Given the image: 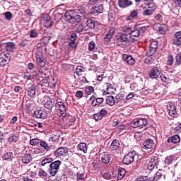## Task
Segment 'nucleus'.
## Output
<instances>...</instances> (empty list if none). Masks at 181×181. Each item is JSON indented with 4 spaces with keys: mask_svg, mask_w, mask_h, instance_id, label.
I'll return each instance as SVG.
<instances>
[{
    "mask_svg": "<svg viewBox=\"0 0 181 181\" xmlns=\"http://www.w3.org/2000/svg\"><path fill=\"white\" fill-rule=\"evenodd\" d=\"M86 83H88V81H87V78H86V76L79 78V83L81 85L86 84Z\"/></svg>",
    "mask_w": 181,
    "mask_h": 181,
    "instance_id": "obj_61",
    "label": "nucleus"
},
{
    "mask_svg": "<svg viewBox=\"0 0 181 181\" xmlns=\"http://www.w3.org/2000/svg\"><path fill=\"white\" fill-rule=\"evenodd\" d=\"M90 100H92L91 105L93 107H100L104 103V98H97L94 95L90 98Z\"/></svg>",
    "mask_w": 181,
    "mask_h": 181,
    "instance_id": "obj_14",
    "label": "nucleus"
},
{
    "mask_svg": "<svg viewBox=\"0 0 181 181\" xmlns=\"http://www.w3.org/2000/svg\"><path fill=\"white\" fill-rule=\"evenodd\" d=\"M104 11V6L103 4H96L90 9L91 15H96V13H103Z\"/></svg>",
    "mask_w": 181,
    "mask_h": 181,
    "instance_id": "obj_16",
    "label": "nucleus"
},
{
    "mask_svg": "<svg viewBox=\"0 0 181 181\" xmlns=\"http://www.w3.org/2000/svg\"><path fill=\"white\" fill-rule=\"evenodd\" d=\"M146 6H148V9H150L151 11H153V12H155V11L156 10V5L153 3H146Z\"/></svg>",
    "mask_w": 181,
    "mask_h": 181,
    "instance_id": "obj_52",
    "label": "nucleus"
},
{
    "mask_svg": "<svg viewBox=\"0 0 181 181\" xmlns=\"http://www.w3.org/2000/svg\"><path fill=\"white\" fill-rule=\"evenodd\" d=\"M137 181H151V179H148V176H140L136 179Z\"/></svg>",
    "mask_w": 181,
    "mask_h": 181,
    "instance_id": "obj_62",
    "label": "nucleus"
},
{
    "mask_svg": "<svg viewBox=\"0 0 181 181\" xmlns=\"http://www.w3.org/2000/svg\"><path fill=\"white\" fill-rule=\"evenodd\" d=\"M173 159H175V156L173 155L167 156L164 161L165 165H172V162H173Z\"/></svg>",
    "mask_w": 181,
    "mask_h": 181,
    "instance_id": "obj_45",
    "label": "nucleus"
},
{
    "mask_svg": "<svg viewBox=\"0 0 181 181\" xmlns=\"http://www.w3.org/2000/svg\"><path fill=\"white\" fill-rule=\"evenodd\" d=\"M135 156H136V152L131 151L128 153L126 156H124L122 159V163H124V165H131V163L134 162Z\"/></svg>",
    "mask_w": 181,
    "mask_h": 181,
    "instance_id": "obj_5",
    "label": "nucleus"
},
{
    "mask_svg": "<svg viewBox=\"0 0 181 181\" xmlns=\"http://www.w3.org/2000/svg\"><path fill=\"white\" fill-rule=\"evenodd\" d=\"M3 160H12L13 159V153L9 151L6 153L3 156H2Z\"/></svg>",
    "mask_w": 181,
    "mask_h": 181,
    "instance_id": "obj_39",
    "label": "nucleus"
},
{
    "mask_svg": "<svg viewBox=\"0 0 181 181\" xmlns=\"http://www.w3.org/2000/svg\"><path fill=\"white\" fill-rule=\"evenodd\" d=\"M122 59L127 64H129V66H134V64H135V59L129 54H124L122 55Z\"/></svg>",
    "mask_w": 181,
    "mask_h": 181,
    "instance_id": "obj_19",
    "label": "nucleus"
},
{
    "mask_svg": "<svg viewBox=\"0 0 181 181\" xmlns=\"http://www.w3.org/2000/svg\"><path fill=\"white\" fill-rule=\"evenodd\" d=\"M86 26L89 29H94L95 28V22L93 19H88L86 21Z\"/></svg>",
    "mask_w": 181,
    "mask_h": 181,
    "instance_id": "obj_42",
    "label": "nucleus"
},
{
    "mask_svg": "<svg viewBox=\"0 0 181 181\" xmlns=\"http://www.w3.org/2000/svg\"><path fill=\"white\" fill-rule=\"evenodd\" d=\"M147 57L144 59V63L145 64H152V63H153V62H155V59H156V57H155V55L152 54V55H146Z\"/></svg>",
    "mask_w": 181,
    "mask_h": 181,
    "instance_id": "obj_36",
    "label": "nucleus"
},
{
    "mask_svg": "<svg viewBox=\"0 0 181 181\" xmlns=\"http://www.w3.org/2000/svg\"><path fill=\"white\" fill-rule=\"evenodd\" d=\"M158 32L160 35H165L166 33V28L165 25H161L158 29Z\"/></svg>",
    "mask_w": 181,
    "mask_h": 181,
    "instance_id": "obj_60",
    "label": "nucleus"
},
{
    "mask_svg": "<svg viewBox=\"0 0 181 181\" xmlns=\"http://www.w3.org/2000/svg\"><path fill=\"white\" fill-rule=\"evenodd\" d=\"M172 43L175 46H180L181 45V31H177L175 33Z\"/></svg>",
    "mask_w": 181,
    "mask_h": 181,
    "instance_id": "obj_20",
    "label": "nucleus"
},
{
    "mask_svg": "<svg viewBox=\"0 0 181 181\" xmlns=\"http://www.w3.org/2000/svg\"><path fill=\"white\" fill-rule=\"evenodd\" d=\"M176 62L179 66L181 64V52L176 56Z\"/></svg>",
    "mask_w": 181,
    "mask_h": 181,
    "instance_id": "obj_64",
    "label": "nucleus"
},
{
    "mask_svg": "<svg viewBox=\"0 0 181 181\" xmlns=\"http://www.w3.org/2000/svg\"><path fill=\"white\" fill-rule=\"evenodd\" d=\"M34 115L35 118H42L43 119H45V118H47V112L42 110H35L34 112Z\"/></svg>",
    "mask_w": 181,
    "mask_h": 181,
    "instance_id": "obj_24",
    "label": "nucleus"
},
{
    "mask_svg": "<svg viewBox=\"0 0 181 181\" xmlns=\"http://www.w3.org/2000/svg\"><path fill=\"white\" fill-rule=\"evenodd\" d=\"M64 127L66 129L69 128V127H71L74 122L76 121V118L70 115V113H65V115L62 117Z\"/></svg>",
    "mask_w": 181,
    "mask_h": 181,
    "instance_id": "obj_3",
    "label": "nucleus"
},
{
    "mask_svg": "<svg viewBox=\"0 0 181 181\" xmlns=\"http://www.w3.org/2000/svg\"><path fill=\"white\" fill-rule=\"evenodd\" d=\"M163 171L161 170H159L156 173V174L153 175V177L150 178V181H159L160 179H162L163 176Z\"/></svg>",
    "mask_w": 181,
    "mask_h": 181,
    "instance_id": "obj_31",
    "label": "nucleus"
},
{
    "mask_svg": "<svg viewBox=\"0 0 181 181\" xmlns=\"http://www.w3.org/2000/svg\"><path fill=\"white\" fill-rule=\"evenodd\" d=\"M117 5L119 8L125 9V8H129L132 5V1L131 0H118Z\"/></svg>",
    "mask_w": 181,
    "mask_h": 181,
    "instance_id": "obj_17",
    "label": "nucleus"
},
{
    "mask_svg": "<svg viewBox=\"0 0 181 181\" xmlns=\"http://www.w3.org/2000/svg\"><path fill=\"white\" fill-rule=\"evenodd\" d=\"M126 173H127V170H125V168H119L117 179L119 180H121V179H122L124 176H125Z\"/></svg>",
    "mask_w": 181,
    "mask_h": 181,
    "instance_id": "obj_40",
    "label": "nucleus"
},
{
    "mask_svg": "<svg viewBox=\"0 0 181 181\" xmlns=\"http://www.w3.org/2000/svg\"><path fill=\"white\" fill-rule=\"evenodd\" d=\"M40 146L47 152H49V151H52V149H54L55 148L54 146H49V144L43 140H40Z\"/></svg>",
    "mask_w": 181,
    "mask_h": 181,
    "instance_id": "obj_25",
    "label": "nucleus"
},
{
    "mask_svg": "<svg viewBox=\"0 0 181 181\" xmlns=\"http://www.w3.org/2000/svg\"><path fill=\"white\" fill-rule=\"evenodd\" d=\"M52 21H50V17H47L44 23V26H45V28H52Z\"/></svg>",
    "mask_w": 181,
    "mask_h": 181,
    "instance_id": "obj_53",
    "label": "nucleus"
},
{
    "mask_svg": "<svg viewBox=\"0 0 181 181\" xmlns=\"http://www.w3.org/2000/svg\"><path fill=\"white\" fill-rule=\"evenodd\" d=\"M39 36V34L37 33V31L36 30H31L30 31V37L32 39H35V37H37Z\"/></svg>",
    "mask_w": 181,
    "mask_h": 181,
    "instance_id": "obj_51",
    "label": "nucleus"
},
{
    "mask_svg": "<svg viewBox=\"0 0 181 181\" xmlns=\"http://www.w3.org/2000/svg\"><path fill=\"white\" fill-rule=\"evenodd\" d=\"M167 142L168 144H177L179 142H180V136H179V135L176 134L172 136H170L168 139H167Z\"/></svg>",
    "mask_w": 181,
    "mask_h": 181,
    "instance_id": "obj_32",
    "label": "nucleus"
},
{
    "mask_svg": "<svg viewBox=\"0 0 181 181\" xmlns=\"http://www.w3.org/2000/svg\"><path fill=\"white\" fill-rule=\"evenodd\" d=\"M40 141L38 139H33L30 140V144L32 145V146H35V145H39L40 144Z\"/></svg>",
    "mask_w": 181,
    "mask_h": 181,
    "instance_id": "obj_54",
    "label": "nucleus"
},
{
    "mask_svg": "<svg viewBox=\"0 0 181 181\" xmlns=\"http://www.w3.org/2000/svg\"><path fill=\"white\" fill-rule=\"evenodd\" d=\"M67 153H69V148L61 146L54 151V156L55 158H62V156H66Z\"/></svg>",
    "mask_w": 181,
    "mask_h": 181,
    "instance_id": "obj_6",
    "label": "nucleus"
},
{
    "mask_svg": "<svg viewBox=\"0 0 181 181\" xmlns=\"http://www.w3.org/2000/svg\"><path fill=\"white\" fill-rule=\"evenodd\" d=\"M60 139V135L51 134L48 139L49 142H57Z\"/></svg>",
    "mask_w": 181,
    "mask_h": 181,
    "instance_id": "obj_41",
    "label": "nucleus"
},
{
    "mask_svg": "<svg viewBox=\"0 0 181 181\" xmlns=\"http://www.w3.org/2000/svg\"><path fill=\"white\" fill-rule=\"evenodd\" d=\"M45 101L44 107L52 111V109L54 107V98L46 96L45 97Z\"/></svg>",
    "mask_w": 181,
    "mask_h": 181,
    "instance_id": "obj_10",
    "label": "nucleus"
},
{
    "mask_svg": "<svg viewBox=\"0 0 181 181\" xmlns=\"http://www.w3.org/2000/svg\"><path fill=\"white\" fill-rule=\"evenodd\" d=\"M167 64L168 66H172L173 64V56L169 54L167 57Z\"/></svg>",
    "mask_w": 181,
    "mask_h": 181,
    "instance_id": "obj_57",
    "label": "nucleus"
},
{
    "mask_svg": "<svg viewBox=\"0 0 181 181\" xmlns=\"http://www.w3.org/2000/svg\"><path fill=\"white\" fill-rule=\"evenodd\" d=\"M148 124V120L144 118H136L132 122V127L133 128H138V127H145Z\"/></svg>",
    "mask_w": 181,
    "mask_h": 181,
    "instance_id": "obj_7",
    "label": "nucleus"
},
{
    "mask_svg": "<svg viewBox=\"0 0 181 181\" xmlns=\"http://www.w3.org/2000/svg\"><path fill=\"white\" fill-rule=\"evenodd\" d=\"M4 15L7 21H11L12 19V13L11 11L5 12Z\"/></svg>",
    "mask_w": 181,
    "mask_h": 181,
    "instance_id": "obj_59",
    "label": "nucleus"
},
{
    "mask_svg": "<svg viewBox=\"0 0 181 181\" xmlns=\"http://www.w3.org/2000/svg\"><path fill=\"white\" fill-rule=\"evenodd\" d=\"M28 96L31 98L36 97V86H31L27 89Z\"/></svg>",
    "mask_w": 181,
    "mask_h": 181,
    "instance_id": "obj_27",
    "label": "nucleus"
},
{
    "mask_svg": "<svg viewBox=\"0 0 181 181\" xmlns=\"http://www.w3.org/2000/svg\"><path fill=\"white\" fill-rule=\"evenodd\" d=\"M83 73H86V68L83 66H77L75 69V74L80 77V76H83Z\"/></svg>",
    "mask_w": 181,
    "mask_h": 181,
    "instance_id": "obj_34",
    "label": "nucleus"
},
{
    "mask_svg": "<svg viewBox=\"0 0 181 181\" xmlns=\"http://www.w3.org/2000/svg\"><path fill=\"white\" fill-rule=\"evenodd\" d=\"M106 104H107V105H110V107H112V105L115 104V100H114V96H107L106 98Z\"/></svg>",
    "mask_w": 181,
    "mask_h": 181,
    "instance_id": "obj_43",
    "label": "nucleus"
},
{
    "mask_svg": "<svg viewBox=\"0 0 181 181\" xmlns=\"http://www.w3.org/2000/svg\"><path fill=\"white\" fill-rule=\"evenodd\" d=\"M160 80L163 81V83H169V75L168 74L164 73L161 74L160 76Z\"/></svg>",
    "mask_w": 181,
    "mask_h": 181,
    "instance_id": "obj_47",
    "label": "nucleus"
},
{
    "mask_svg": "<svg viewBox=\"0 0 181 181\" xmlns=\"http://www.w3.org/2000/svg\"><path fill=\"white\" fill-rule=\"evenodd\" d=\"M101 162L105 163V165H108L110 163V160H111V158L110 156V154L108 153H104L101 155Z\"/></svg>",
    "mask_w": 181,
    "mask_h": 181,
    "instance_id": "obj_33",
    "label": "nucleus"
},
{
    "mask_svg": "<svg viewBox=\"0 0 181 181\" xmlns=\"http://www.w3.org/2000/svg\"><path fill=\"white\" fill-rule=\"evenodd\" d=\"M156 50H158V41H151L146 53V56H152V54H155Z\"/></svg>",
    "mask_w": 181,
    "mask_h": 181,
    "instance_id": "obj_8",
    "label": "nucleus"
},
{
    "mask_svg": "<svg viewBox=\"0 0 181 181\" xmlns=\"http://www.w3.org/2000/svg\"><path fill=\"white\" fill-rule=\"evenodd\" d=\"M109 149L110 151H118L119 149V141L118 139H114L109 146Z\"/></svg>",
    "mask_w": 181,
    "mask_h": 181,
    "instance_id": "obj_28",
    "label": "nucleus"
},
{
    "mask_svg": "<svg viewBox=\"0 0 181 181\" xmlns=\"http://www.w3.org/2000/svg\"><path fill=\"white\" fill-rule=\"evenodd\" d=\"M159 162H160V158L158 154H156L151 156L150 161L148 164L147 168L148 169V170H153V169H155V167L158 168V165H159Z\"/></svg>",
    "mask_w": 181,
    "mask_h": 181,
    "instance_id": "obj_4",
    "label": "nucleus"
},
{
    "mask_svg": "<svg viewBox=\"0 0 181 181\" xmlns=\"http://www.w3.org/2000/svg\"><path fill=\"white\" fill-rule=\"evenodd\" d=\"M107 114H108V110L102 109L99 111V112L93 115L94 119H95V121H100L103 119V118H104Z\"/></svg>",
    "mask_w": 181,
    "mask_h": 181,
    "instance_id": "obj_15",
    "label": "nucleus"
},
{
    "mask_svg": "<svg viewBox=\"0 0 181 181\" xmlns=\"http://www.w3.org/2000/svg\"><path fill=\"white\" fill-rule=\"evenodd\" d=\"M138 16V10H133L132 12H131L129 16L127 18L128 21H132V19H135V18H137Z\"/></svg>",
    "mask_w": 181,
    "mask_h": 181,
    "instance_id": "obj_46",
    "label": "nucleus"
},
{
    "mask_svg": "<svg viewBox=\"0 0 181 181\" xmlns=\"http://www.w3.org/2000/svg\"><path fill=\"white\" fill-rule=\"evenodd\" d=\"M64 16L65 21L69 22V23H71V25H74V23L81 21V16L80 15H77L74 10L66 11Z\"/></svg>",
    "mask_w": 181,
    "mask_h": 181,
    "instance_id": "obj_1",
    "label": "nucleus"
},
{
    "mask_svg": "<svg viewBox=\"0 0 181 181\" xmlns=\"http://www.w3.org/2000/svg\"><path fill=\"white\" fill-rule=\"evenodd\" d=\"M2 47H4L7 52H13L15 44L12 42H6L2 45Z\"/></svg>",
    "mask_w": 181,
    "mask_h": 181,
    "instance_id": "obj_30",
    "label": "nucleus"
},
{
    "mask_svg": "<svg viewBox=\"0 0 181 181\" xmlns=\"http://www.w3.org/2000/svg\"><path fill=\"white\" fill-rule=\"evenodd\" d=\"M153 10H151L149 8L146 9L144 11H143V16H150V15H153Z\"/></svg>",
    "mask_w": 181,
    "mask_h": 181,
    "instance_id": "obj_56",
    "label": "nucleus"
},
{
    "mask_svg": "<svg viewBox=\"0 0 181 181\" xmlns=\"http://www.w3.org/2000/svg\"><path fill=\"white\" fill-rule=\"evenodd\" d=\"M36 63L40 67H45L46 66V58L43 57L42 52L35 54Z\"/></svg>",
    "mask_w": 181,
    "mask_h": 181,
    "instance_id": "obj_11",
    "label": "nucleus"
},
{
    "mask_svg": "<svg viewBox=\"0 0 181 181\" xmlns=\"http://www.w3.org/2000/svg\"><path fill=\"white\" fill-rule=\"evenodd\" d=\"M139 35H140V31L138 29L134 30L131 31L130 34H129V37L131 40V42H136V40H138L139 37Z\"/></svg>",
    "mask_w": 181,
    "mask_h": 181,
    "instance_id": "obj_21",
    "label": "nucleus"
},
{
    "mask_svg": "<svg viewBox=\"0 0 181 181\" xmlns=\"http://www.w3.org/2000/svg\"><path fill=\"white\" fill-rule=\"evenodd\" d=\"M132 31V27L125 26L122 28V32H124V33H127V35H130Z\"/></svg>",
    "mask_w": 181,
    "mask_h": 181,
    "instance_id": "obj_50",
    "label": "nucleus"
},
{
    "mask_svg": "<svg viewBox=\"0 0 181 181\" xmlns=\"http://www.w3.org/2000/svg\"><path fill=\"white\" fill-rule=\"evenodd\" d=\"M85 93L86 95H90L94 93V87L93 86H86L85 88Z\"/></svg>",
    "mask_w": 181,
    "mask_h": 181,
    "instance_id": "obj_48",
    "label": "nucleus"
},
{
    "mask_svg": "<svg viewBox=\"0 0 181 181\" xmlns=\"http://www.w3.org/2000/svg\"><path fill=\"white\" fill-rule=\"evenodd\" d=\"M53 162V159L52 158H45L41 161L42 166H46V165H49V163H52Z\"/></svg>",
    "mask_w": 181,
    "mask_h": 181,
    "instance_id": "obj_49",
    "label": "nucleus"
},
{
    "mask_svg": "<svg viewBox=\"0 0 181 181\" xmlns=\"http://www.w3.org/2000/svg\"><path fill=\"white\" fill-rule=\"evenodd\" d=\"M160 76V67L153 66L148 72L149 78H158Z\"/></svg>",
    "mask_w": 181,
    "mask_h": 181,
    "instance_id": "obj_9",
    "label": "nucleus"
},
{
    "mask_svg": "<svg viewBox=\"0 0 181 181\" xmlns=\"http://www.w3.org/2000/svg\"><path fill=\"white\" fill-rule=\"evenodd\" d=\"M28 175H29L30 177H36V171H32V170H28Z\"/></svg>",
    "mask_w": 181,
    "mask_h": 181,
    "instance_id": "obj_63",
    "label": "nucleus"
},
{
    "mask_svg": "<svg viewBox=\"0 0 181 181\" xmlns=\"http://www.w3.org/2000/svg\"><path fill=\"white\" fill-rule=\"evenodd\" d=\"M8 62H9V57L6 56L5 54H0V66L1 67H4V66H6L8 64Z\"/></svg>",
    "mask_w": 181,
    "mask_h": 181,
    "instance_id": "obj_29",
    "label": "nucleus"
},
{
    "mask_svg": "<svg viewBox=\"0 0 181 181\" xmlns=\"http://www.w3.org/2000/svg\"><path fill=\"white\" fill-rule=\"evenodd\" d=\"M19 139V136H16V135H13L11 136L8 138V142L12 143V142H18V140Z\"/></svg>",
    "mask_w": 181,
    "mask_h": 181,
    "instance_id": "obj_55",
    "label": "nucleus"
},
{
    "mask_svg": "<svg viewBox=\"0 0 181 181\" xmlns=\"http://www.w3.org/2000/svg\"><path fill=\"white\" fill-rule=\"evenodd\" d=\"M61 165L62 161L60 160H56L51 163L49 165V168L48 169V173H49L51 176H56L59 172V168H60Z\"/></svg>",
    "mask_w": 181,
    "mask_h": 181,
    "instance_id": "obj_2",
    "label": "nucleus"
},
{
    "mask_svg": "<svg viewBox=\"0 0 181 181\" xmlns=\"http://www.w3.org/2000/svg\"><path fill=\"white\" fill-rule=\"evenodd\" d=\"M116 38L119 42H121L122 43H129V40L128 39V37H127V35L124 33H117L116 35Z\"/></svg>",
    "mask_w": 181,
    "mask_h": 181,
    "instance_id": "obj_26",
    "label": "nucleus"
},
{
    "mask_svg": "<svg viewBox=\"0 0 181 181\" xmlns=\"http://www.w3.org/2000/svg\"><path fill=\"white\" fill-rule=\"evenodd\" d=\"M76 29L77 33H81V32L84 30V27L82 25V24H76Z\"/></svg>",
    "mask_w": 181,
    "mask_h": 181,
    "instance_id": "obj_58",
    "label": "nucleus"
},
{
    "mask_svg": "<svg viewBox=\"0 0 181 181\" xmlns=\"http://www.w3.org/2000/svg\"><path fill=\"white\" fill-rule=\"evenodd\" d=\"M155 145V141L152 139H147L144 141L143 146L144 149H152Z\"/></svg>",
    "mask_w": 181,
    "mask_h": 181,
    "instance_id": "obj_23",
    "label": "nucleus"
},
{
    "mask_svg": "<svg viewBox=\"0 0 181 181\" xmlns=\"http://www.w3.org/2000/svg\"><path fill=\"white\" fill-rule=\"evenodd\" d=\"M103 95H107V94H114V86L108 83H105L103 86Z\"/></svg>",
    "mask_w": 181,
    "mask_h": 181,
    "instance_id": "obj_12",
    "label": "nucleus"
},
{
    "mask_svg": "<svg viewBox=\"0 0 181 181\" xmlns=\"http://www.w3.org/2000/svg\"><path fill=\"white\" fill-rule=\"evenodd\" d=\"M38 176H40L41 179H44V180H47V173H46L42 169H40V171L38 173Z\"/></svg>",
    "mask_w": 181,
    "mask_h": 181,
    "instance_id": "obj_44",
    "label": "nucleus"
},
{
    "mask_svg": "<svg viewBox=\"0 0 181 181\" xmlns=\"http://www.w3.org/2000/svg\"><path fill=\"white\" fill-rule=\"evenodd\" d=\"M77 148L78 151H81L82 152H83V153H87V144L80 143L79 144H78Z\"/></svg>",
    "mask_w": 181,
    "mask_h": 181,
    "instance_id": "obj_38",
    "label": "nucleus"
},
{
    "mask_svg": "<svg viewBox=\"0 0 181 181\" xmlns=\"http://www.w3.org/2000/svg\"><path fill=\"white\" fill-rule=\"evenodd\" d=\"M31 156V158H36V155H40V149L36 148L27 150Z\"/></svg>",
    "mask_w": 181,
    "mask_h": 181,
    "instance_id": "obj_37",
    "label": "nucleus"
},
{
    "mask_svg": "<svg viewBox=\"0 0 181 181\" xmlns=\"http://www.w3.org/2000/svg\"><path fill=\"white\" fill-rule=\"evenodd\" d=\"M56 107L59 111V117H62L63 114H66V111H67V106H66V103H64V102H57V103H56Z\"/></svg>",
    "mask_w": 181,
    "mask_h": 181,
    "instance_id": "obj_13",
    "label": "nucleus"
},
{
    "mask_svg": "<svg viewBox=\"0 0 181 181\" xmlns=\"http://www.w3.org/2000/svg\"><path fill=\"white\" fill-rule=\"evenodd\" d=\"M115 33V30L114 28H111L109 30L108 33L106 34L104 40L105 42H110V39H112V36H114V33Z\"/></svg>",
    "mask_w": 181,
    "mask_h": 181,
    "instance_id": "obj_35",
    "label": "nucleus"
},
{
    "mask_svg": "<svg viewBox=\"0 0 181 181\" xmlns=\"http://www.w3.org/2000/svg\"><path fill=\"white\" fill-rule=\"evenodd\" d=\"M33 158L32 157V156L29 153V151L27 150L25 151V153L24 154V156L22 157V162L25 164V165H28L29 163H30V162H32Z\"/></svg>",
    "mask_w": 181,
    "mask_h": 181,
    "instance_id": "obj_22",
    "label": "nucleus"
},
{
    "mask_svg": "<svg viewBox=\"0 0 181 181\" xmlns=\"http://www.w3.org/2000/svg\"><path fill=\"white\" fill-rule=\"evenodd\" d=\"M167 109L170 117H176L177 115V110H176V106L174 103H170L167 106Z\"/></svg>",
    "mask_w": 181,
    "mask_h": 181,
    "instance_id": "obj_18",
    "label": "nucleus"
}]
</instances>
